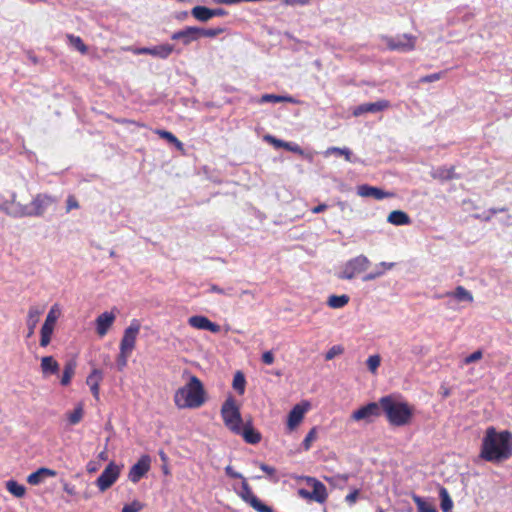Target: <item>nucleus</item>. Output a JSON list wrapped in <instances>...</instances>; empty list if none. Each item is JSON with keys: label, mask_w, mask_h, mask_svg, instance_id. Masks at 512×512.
Segmentation results:
<instances>
[{"label": "nucleus", "mask_w": 512, "mask_h": 512, "mask_svg": "<svg viewBox=\"0 0 512 512\" xmlns=\"http://www.w3.org/2000/svg\"><path fill=\"white\" fill-rule=\"evenodd\" d=\"M262 362L266 365H271L274 362V355L271 351H266L262 354Z\"/></svg>", "instance_id": "57"}, {"label": "nucleus", "mask_w": 512, "mask_h": 512, "mask_svg": "<svg viewBox=\"0 0 512 512\" xmlns=\"http://www.w3.org/2000/svg\"><path fill=\"white\" fill-rule=\"evenodd\" d=\"M371 266V261L367 256L361 254L345 262L337 277L341 280H351L358 275L364 273Z\"/></svg>", "instance_id": "6"}, {"label": "nucleus", "mask_w": 512, "mask_h": 512, "mask_svg": "<svg viewBox=\"0 0 512 512\" xmlns=\"http://www.w3.org/2000/svg\"><path fill=\"white\" fill-rule=\"evenodd\" d=\"M206 402V391L201 380L192 375L189 381L174 394L175 406L179 409L200 408Z\"/></svg>", "instance_id": "3"}, {"label": "nucleus", "mask_w": 512, "mask_h": 512, "mask_svg": "<svg viewBox=\"0 0 512 512\" xmlns=\"http://www.w3.org/2000/svg\"><path fill=\"white\" fill-rule=\"evenodd\" d=\"M233 388L239 393V395H243L245 392L246 380L244 374L240 371H237L233 378L232 383Z\"/></svg>", "instance_id": "34"}, {"label": "nucleus", "mask_w": 512, "mask_h": 512, "mask_svg": "<svg viewBox=\"0 0 512 512\" xmlns=\"http://www.w3.org/2000/svg\"><path fill=\"white\" fill-rule=\"evenodd\" d=\"M266 140H268L270 143H272L276 148H284L285 149V147L288 146V142L277 139L273 136H266Z\"/></svg>", "instance_id": "55"}, {"label": "nucleus", "mask_w": 512, "mask_h": 512, "mask_svg": "<svg viewBox=\"0 0 512 512\" xmlns=\"http://www.w3.org/2000/svg\"><path fill=\"white\" fill-rule=\"evenodd\" d=\"M67 38L69 40V43L77 49L80 53L86 54L88 51V47L85 45L83 40L79 36H75L73 34H68Z\"/></svg>", "instance_id": "37"}, {"label": "nucleus", "mask_w": 512, "mask_h": 512, "mask_svg": "<svg viewBox=\"0 0 512 512\" xmlns=\"http://www.w3.org/2000/svg\"><path fill=\"white\" fill-rule=\"evenodd\" d=\"M211 12H212V18L219 17V16H225L227 14V12L222 8L211 9Z\"/></svg>", "instance_id": "62"}, {"label": "nucleus", "mask_w": 512, "mask_h": 512, "mask_svg": "<svg viewBox=\"0 0 512 512\" xmlns=\"http://www.w3.org/2000/svg\"><path fill=\"white\" fill-rule=\"evenodd\" d=\"M413 501L417 506L418 512H438L433 505L425 502L420 496L414 495Z\"/></svg>", "instance_id": "39"}, {"label": "nucleus", "mask_w": 512, "mask_h": 512, "mask_svg": "<svg viewBox=\"0 0 512 512\" xmlns=\"http://www.w3.org/2000/svg\"><path fill=\"white\" fill-rule=\"evenodd\" d=\"M298 494L304 499H312L311 492L307 491L306 489H299Z\"/></svg>", "instance_id": "63"}, {"label": "nucleus", "mask_w": 512, "mask_h": 512, "mask_svg": "<svg viewBox=\"0 0 512 512\" xmlns=\"http://www.w3.org/2000/svg\"><path fill=\"white\" fill-rule=\"evenodd\" d=\"M83 408L81 405L77 406L72 412L67 413L68 422L71 425L78 424L83 418Z\"/></svg>", "instance_id": "41"}, {"label": "nucleus", "mask_w": 512, "mask_h": 512, "mask_svg": "<svg viewBox=\"0 0 512 512\" xmlns=\"http://www.w3.org/2000/svg\"><path fill=\"white\" fill-rule=\"evenodd\" d=\"M55 201L52 196L40 193L33 198L29 205L15 204L13 202L10 208L6 209V213L13 217L42 216Z\"/></svg>", "instance_id": "4"}, {"label": "nucleus", "mask_w": 512, "mask_h": 512, "mask_svg": "<svg viewBox=\"0 0 512 512\" xmlns=\"http://www.w3.org/2000/svg\"><path fill=\"white\" fill-rule=\"evenodd\" d=\"M156 134H158L162 139H165L169 143L175 145L178 149H182V142L173 133L166 130H156Z\"/></svg>", "instance_id": "38"}, {"label": "nucleus", "mask_w": 512, "mask_h": 512, "mask_svg": "<svg viewBox=\"0 0 512 512\" xmlns=\"http://www.w3.org/2000/svg\"><path fill=\"white\" fill-rule=\"evenodd\" d=\"M6 489L9 493H11L13 496L17 498L24 497L26 493V488L24 485L19 484L15 480H9L6 482Z\"/></svg>", "instance_id": "30"}, {"label": "nucleus", "mask_w": 512, "mask_h": 512, "mask_svg": "<svg viewBox=\"0 0 512 512\" xmlns=\"http://www.w3.org/2000/svg\"><path fill=\"white\" fill-rule=\"evenodd\" d=\"M41 372L44 377L50 375H56L60 371L59 363L54 359L53 356H44L41 358L40 363Z\"/></svg>", "instance_id": "22"}, {"label": "nucleus", "mask_w": 512, "mask_h": 512, "mask_svg": "<svg viewBox=\"0 0 512 512\" xmlns=\"http://www.w3.org/2000/svg\"><path fill=\"white\" fill-rule=\"evenodd\" d=\"M103 380L101 370L94 368L86 378V384L90 387L93 397L98 401L100 399V384Z\"/></svg>", "instance_id": "17"}, {"label": "nucleus", "mask_w": 512, "mask_h": 512, "mask_svg": "<svg viewBox=\"0 0 512 512\" xmlns=\"http://www.w3.org/2000/svg\"><path fill=\"white\" fill-rule=\"evenodd\" d=\"M130 355H131V352H128L125 350H120V352L117 356V359H116V365H117V369L119 371H123L125 369Z\"/></svg>", "instance_id": "43"}, {"label": "nucleus", "mask_w": 512, "mask_h": 512, "mask_svg": "<svg viewBox=\"0 0 512 512\" xmlns=\"http://www.w3.org/2000/svg\"><path fill=\"white\" fill-rule=\"evenodd\" d=\"M387 221L396 226L408 225L410 224V217L401 210H394L388 215Z\"/></svg>", "instance_id": "25"}, {"label": "nucleus", "mask_w": 512, "mask_h": 512, "mask_svg": "<svg viewBox=\"0 0 512 512\" xmlns=\"http://www.w3.org/2000/svg\"><path fill=\"white\" fill-rule=\"evenodd\" d=\"M115 314L113 312H104L100 314L96 320V332L100 337L105 336L115 321Z\"/></svg>", "instance_id": "15"}, {"label": "nucleus", "mask_w": 512, "mask_h": 512, "mask_svg": "<svg viewBox=\"0 0 512 512\" xmlns=\"http://www.w3.org/2000/svg\"><path fill=\"white\" fill-rule=\"evenodd\" d=\"M55 476L56 472L54 470L48 469V468H39L37 471L31 473L27 477V482L31 485H38L41 480L42 476Z\"/></svg>", "instance_id": "26"}, {"label": "nucleus", "mask_w": 512, "mask_h": 512, "mask_svg": "<svg viewBox=\"0 0 512 512\" xmlns=\"http://www.w3.org/2000/svg\"><path fill=\"white\" fill-rule=\"evenodd\" d=\"M350 297L346 294L331 295L328 297L327 305L332 309H340L349 303Z\"/></svg>", "instance_id": "27"}, {"label": "nucleus", "mask_w": 512, "mask_h": 512, "mask_svg": "<svg viewBox=\"0 0 512 512\" xmlns=\"http://www.w3.org/2000/svg\"><path fill=\"white\" fill-rule=\"evenodd\" d=\"M317 437V431H316V428L313 427L306 435V437L304 438L303 440V447L305 450H309L310 447H311V444L312 442L316 439Z\"/></svg>", "instance_id": "48"}, {"label": "nucleus", "mask_w": 512, "mask_h": 512, "mask_svg": "<svg viewBox=\"0 0 512 512\" xmlns=\"http://www.w3.org/2000/svg\"><path fill=\"white\" fill-rule=\"evenodd\" d=\"M121 472L120 466L115 462H110L96 480V486L101 492L109 489L119 478Z\"/></svg>", "instance_id": "8"}, {"label": "nucleus", "mask_w": 512, "mask_h": 512, "mask_svg": "<svg viewBox=\"0 0 512 512\" xmlns=\"http://www.w3.org/2000/svg\"><path fill=\"white\" fill-rule=\"evenodd\" d=\"M440 497H441V509L443 512H450L453 507V502L448 494V491L445 488L440 489Z\"/></svg>", "instance_id": "40"}, {"label": "nucleus", "mask_w": 512, "mask_h": 512, "mask_svg": "<svg viewBox=\"0 0 512 512\" xmlns=\"http://www.w3.org/2000/svg\"><path fill=\"white\" fill-rule=\"evenodd\" d=\"M381 412L384 413L388 423L394 427H403L411 424L414 417V407L400 399V396L390 394L379 399Z\"/></svg>", "instance_id": "2"}, {"label": "nucleus", "mask_w": 512, "mask_h": 512, "mask_svg": "<svg viewBox=\"0 0 512 512\" xmlns=\"http://www.w3.org/2000/svg\"><path fill=\"white\" fill-rule=\"evenodd\" d=\"M326 208H327L326 204H319L318 206H316L312 209V212L315 214H318V213L325 211Z\"/></svg>", "instance_id": "64"}, {"label": "nucleus", "mask_w": 512, "mask_h": 512, "mask_svg": "<svg viewBox=\"0 0 512 512\" xmlns=\"http://www.w3.org/2000/svg\"><path fill=\"white\" fill-rule=\"evenodd\" d=\"M309 408V404H296L288 414L287 428L293 431L303 420L305 413Z\"/></svg>", "instance_id": "14"}, {"label": "nucleus", "mask_w": 512, "mask_h": 512, "mask_svg": "<svg viewBox=\"0 0 512 512\" xmlns=\"http://www.w3.org/2000/svg\"><path fill=\"white\" fill-rule=\"evenodd\" d=\"M381 413L379 401L370 402L353 411L350 417L353 421H365L367 423H371L375 418L379 417Z\"/></svg>", "instance_id": "9"}, {"label": "nucleus", "mask_w": 512, "mask_h": 512, "mask_svg": "<svg viewBox=\"0 0 512 512\" xmlns=\"http://www.w3.org/2000/svg\"><path fill=\"white\" fill-rule=\"evenodd\" d=\"M241 498L248 503L257 512H273V509L264 503H262L258 497L253 493L250 485L245 479H243L241 485Z\"/></svg>", "instance_id": "10"}, {"label": "nucleus", "mask_w": 512, "mask_h": 512, "mask_svg": "<svg viewBox=\"0 0 512 512\" xmlns=\"http://www.w3.org/2000/svg\"><path fill=\"white\" fill-rule=\"evenodd\" d=\"M307 482L313 488L311 492L312 499L319 503L325 502L328 496L325 485L316 478L312 477L307 478Z\"/></svg>", "instance_id": "20"}, {"label": "nucleus", "mask_w": 512, "mask_h": 512, "mask_svg": "<svg viewBox=\"0 0 512 512\" xmlns=\"http://www.w3.org/2000/svg\"><path fill=\"white\" fill-rule=\"evenodd\" d=\"M480 457L485 461L500 463L512 457V433L508 430L497 431L490 426L482 439Z\"/></svg>", "instance_id": "1"}, {"label": "nucleus", "mask_w": 512, "mask_h": 512, "mask_svg": "<svg viewBox=\"0 0 512 512\" xmlns=\"http://www.w3.org/2000/svg\"><path fill=\"white\" fill-rule=\"evenodd\" d=\"M79 203L74 195H69L66 200V212H70L72 209H78Z\"/></svg>", "instance_id": "52"}, {"label": "nucleus", "mask_w": 512, "mask_h": 512, "mask_svg": "<svg viewBox=\"0 0 512 512\" xmlns=\"http://www.w3.org/2000/svg\"><path fill=\"white\" fill-rule=\"evenodd\" d=\"M98 468L99 466L95 461H89L86 466L88 473H95L98 470Z\"/></svg>", "instance_id": "61"}, {"label": "nucleus", "mask_w": 512, "mask_h": 512, "mask_svg": "<svg viewBox=\"0 0 512 512\" xmlns=\"http://www.w3.org/2000/svg\"><path fill=\"white\" fill-rule=\"evenodd\" d=\"M58 316H59L58 311H56V309L54 307H52L46 316L44 324L55 326Z\"/></svg>", "instance_id": "49"}, {"label": "nucleus", "mask_w": 512, "mask_h": 512, "mask_svg": "<svg viewBox=\"0 0 512 512\" xmlns=\"http://www.w3.org/2000/svg\"><path fill=\"white\" fill-rule=\"evenodd\" d=\"M285 149L287 151H291V152L299 154V155H303V153H304L302 148L298 144L291 143V142H288V146H286Z\"/></svg>", "instance_id": "56"}, {"label": "nucleus", "mask_w": 512, "mask_h": 512, "mask_svg": "<svg viewBox=\"0 0 512 512\" xmlns=\"http://www.w3.org/2000/svg\"><path fill=\"white\" fill-rule=\"evenodd\" d=\"M327 154L344 156L346 161L352 162V152L348 148L330 147L327 150Z\"/></svg>", "instance_id": "42"}, {"label": "nucleus", "mask_w": 512, "mask_h": 512, "mask_svg": "<svg viewBox=\"0 0 512 512\" xmlns=\"http://www.w3.org/2000/svg\"><path fill=\"white\" fill-rule=\"evenodd\" d=\"M445 75V71L437 72L430 75L423 76L419 81L421 83H429L440 80Z\"/></svg>", "instance_id": "51"}, {"label": "nucleus", "mask_w": 512, "mask_h": 512, "mask_svg": "<svg viewBox=\"0 0 512 512\" xmlns=\"http://www.w3.org/2000/svg\"><path fill=\"white\" fill-rule=\"evenodd\" d=\"M76 363L68 362L65 364L63 369V374L60 380L62 386H68L71 383V380L75 374Z\"/></svg>", "instance_id": "29"}, {"label": "nucleus", "mask_w": 512, "mask_h": 512, "mask_svg": "<svg viewBox=\"0 0 512 512\" xmlns=\"http://www.w3.org/2000/svg\"><path fill=\"white\" fill-rule=\"evenodd\" d=\"M452 296L458 301L473 302L474 300L473 295L463 286H457L455 291L452 293Z\"/></svg>", "instance_id": "35"}, {"label": "nucleus", "mask_w": 512, "mask_h": 512, "mask_svg": "<svg viewBox=\"0 0 512 512\" xmlns=\"http://www.w3.org/2000/svg\"><path fill=\"white\" fill-rule=\"evenodd\" d=\"M174 48L170 44H162L151 48V55L162 59L168 58Z\"/></svg>", "instance_id": "31"}, {"label": "nucleus", "mask_w": 512, "mask_h": 512, "mask_svg": "<svg viewBox=\"0 0 512 512\" xmlns=\"http://www.w3.org/2000/svg\"><path fill=\"white\" fill-rule=\"evenodd\" d=\"M225 472L228 476H230L231 478H234V479H241L243 478L242 475L238 472H235L231 466H227L225 468Z\"/></svg>", "instance_id": "58"}, {"label": "nucleus", "mask_w": 512, "mask_h": 512, "mask_svg": "<svg viewBox=\"0 0 512 512\" xmlns=\"http://www.w3.org/2000/svg\"><path fill=\"white\" fill-rule=\"evenodd\" d=\"M439 177L443 180H451L455 178V167L440 168L437 170Z\"/></svg>", "instance_id": "45"}, {"label": "nucleus", "mask_w": 512, "mask_h": 512, "mask_svg": "<svg viewBox=\"0 0 512 512\" xmlns=\"http://www.w3.org/2000/svg\"><path fill=\"white\" fill-rule=\"evenodd\" d=\"M143 508V504L139 501H133L132 503L126 504L122 508V512H139Z\"/></svg>", "instance_id": "50"}, {"label": "nucleus", "mask_w": 512, "mask_h": 512, "mask_svg": "<svg viewBox=\"0 0 512 512\" xmlns=\"http://www.w3.org/2000/svg\"><path fill=\"white\" fill-rule=\"evenodd\" d=\"M358 195L362 197H373L377 200H381L387 197H391L392 193L385 192L380 188L364 184L358 186Z\"/></svg>", "instance_id": "21"}, {"label": "nucleus", "mask_w": 512, "mask_h": 512, "mask_svg": "<svg viewBox=\"0 0 512 512\" xmlns=\"http://www.w3.org/2000/svg\"><path fill=\"white\" fill-rule=\"evenodd\" d=\"M389 107H390L389 101L382 99L377 102L364 103V104L359 105L358 107L355 108L353 114H354V116H359L364 113H376V112L383 111Z\"/></svg>", "instance_id": "16"}, {"label": "nucleus", "mask_w": 512, "mask_h": 512, "mask_svg": "<svg viewBox=\"0 0 512 512\" xmlns=\"http://www.w3.org/2000/svg\"><path fill=\"white\" fill-rule=\"evenodd\" d=\"M44 312V308L39 306H31L28 310L26 325L28 328L27 337L30 338L34 332L35 328L39 322V318L41 314Z\"/></svg>", "instance_id": "18"}, {"label": "nucleus", "mask_w": 512, "mask_h": 512, "mask_svg": "<svg viewBox=\"0 0 512 512\" xmlns=\"http://www.w3.org/2000/svg\"><path fill=\"white\" fill-rule=\"evenodd\" d=\"M349 474H337L333 477H326V481L331 485H339L340 483L345 484L349 480Z\"/></svg>", "instance_id": "46"}, {"label": "nucleus", "mask_w": 512, "mask_h": 512, "mask_svg": "<svg viewBox=\"0 0 512 512\" xmlns=\"http://www.w3.org/2000/svg\"><path fill=\"white\" fill-rule=\"evenodd\" d=\"M358 496H359V490L358 489H353L349 494L346 495L345 501L349 505H353V504L356 503V501L358 499Z\"/></svg>", "instance_id": "54"}, {"label": "nucleus", "mask_w": 512, "mask_h": 512, "mask_svg": "<svg viewBox=\"0 0 512 512\" xmlns=\"http://www.w3.org/2000/svg\"><path fill=\"white\" fill-rule=\"evenodd\" d=\"M482 356H483L482 351L481 350H477V351L471 353L469 356H467L464 359V363L465 364H471L473 362H476V361L480 360L482 358Z\"/></svg>", "instance_id": "53"}, {"label": "nucleus", "mask_w": 512, "mask_h": 512, "mask_svg": "<svg viewBox=\"0 0 512 512\" xmlns=\"http://www.w3.org/2000/svg\"><path fill=\"white\" fill-rule=\"evenodd\" d=\"M381 363V357L378 354L371 355L368 357L366 364L369 369V371L373 374H375L380 366Z\"/></svg>", "instance_id": "44"}, {"label": "nucleus", "mask_w": 512, "mask_h": 512, "mask_svg": "<svg viewBox=\"0 0 512 512\" xmlns=\"http://www.w3.org/2000/svg\"><path fill=\"white\" fill-rule=\"evenodd\" d=\"M188 324L199 330H207L212 333H219L221 328L218 324L209 320L206 316L195 315L188 318Z\"/></svg>", "instance_id": "13"}, {"label": "nucleus", "mask_w": 512, "mask_h": 512, "mask_svg": "<svg viewBox=\"0 0 512 512\" xmlns=\"http://www.w3.org/2000/svg\"><path fill=\"white\" fill-rule=\"evenodd\" d=\"M260 102L261 103H267V102H273V103H278V102L295 103L296 101L291 96H280V95H275V94H264V95H262Z\"/></svg>", "instance_id": "33"}, {"label": "nucleus", "mask_w": 512, "mask_h": 512, "mask_svg": "<svg viewBox=\"0 0 512 512\" xmlns=\"http://www.w3.org/2000/svg\"><path fill=\"white\" fill-rule=\"evenodd\" d=\"M221 417L225 426L233 433L241 432L243 424L240 407L233 396L226 398L221 407Z\"/></svg>", "instance_id": "5"}, {"label": "nucleus", "mask_w": 512, "mask_h": 512, "mask_svg": "<svg viewBox=\"0 0 512 512\" xmlns=\"http://www.w3.org/2000/svg\"><path fill=\"white\" fill-rule=\"evenodd\" d=\"M172 40H181L184 45L198 40L197 27L188 26L184 29L174 32L171 36Z\"/></svg>", "instance_id": "19"}, {"label": "nucleus", "mask_w": 512, "mask_h": 512, "mask_svg": "<svg viewBox=\"0 0 512 512\" xmlns=\"http://www.w3.org/2000/svg\"><path fill=\"white\" fill-rule=\"evenodd\" d=\"M383 41L391 51L409 52L415 49L417 38L411 34L384 36Z\"/></svg>", "instance_id": "7"}, {"label": "nucleus", "mask_w": 512, "mask_h": 512, "mask_svg": "<svg viewBox=\"0 0 512 512\" xmlns=\"http://www.w3.org/2000/svg\"><path fill=\"white\" fill-rule=\"evenodd\" d=\"M54 328H55V326L43 323L41 330H40V335H41L40 346L41 347H47L50 344Z\"/></svg>", "instance_id": "32"}, {"label": "nucleus", "mask_w": 512, "mask_h": 512, "mask_svg": "<svg viewBox=\"0 0 512 512\" xmlns=\"http://www.w3.org/2000/svg\"><path fill=\"white\" fill-rule=\"evenodd\" d=\"M259 467L262 471H264L265 473H267L270 476H273L276 472L275 468H273L267 464H264V463H261Z\"/></svg>", "instance_id": "60"}, {"label": "nucleus", "mask_w": 512, "mask_h": 512, "mask_svg": "<svg viewBox=\"0 0 512 512\" xmlns=\"http://www.w3.org/2000/svg\"><path fill=\"white\" fill-rule=\"evenodd\" d=\"M150 457L148 455L142 456L131 468L128 473V478L131 482L137 483L150 469Z\"/></svg>", "instance_id": "12"}, {"label": "nucleus", "mask_w": 512, "mask_h": 512, "mask_svg": "<svg viewBox=\"0 0 512 512\" xmlns=\"http://www.w3.org/2000/svg\"><path fill=\"white\" fill-rule=\"evenodd\" d=\"M139 331V322L137 320H133L131 324L124 330V334L120 342V350H125L132 353L136 345V339Z\"/></svg>", "instance_id": "11"}, {"label": "nucleus", "mask_w": 512, "mask_h": 512, "mask_svg": "<svg viewBox=\"0 0 512 512\" xmlns=\"http://www.w3.org/2000/svg\"><path fill=\"white\" fill-rule=\"evenodd\" d=\"M192 16L201 22H207L212 18V12L210 8L205 6H195L191 10Z\"/></svg>", "instance_id": "28"}, {"label": "nucleus", "mask_w": 512, "mask_h": 512, "mask_svg": "<svg viewBox=\"0 0 512 512\" xmlns=\"http://www.w3.org/2000/svg\"><path fill=\"white\" fill-rule=\"evenodd\" d=\"M224 32V28L217 27V28H199L197 27V34L198 38L201 37H207V38H213L216 37Z\"/></svg>", "instance_id": "36"}, {"label": "nucleus", "mask_w": 512, "mask_h": 512, "mask_svg": "<svg viewBox=\"0 0 512 512\" xmlns=\"http://www.w3.org/2000/svg\"><path fill=\"white\" fill-rule=\"evenodd\" d=\"M235 434L241 435L245 442L249 444H258L261 441V434L255 430L250 423L245 425L242 424L241 432Z\"/></svg>", "instance_id": "23"}, {"label": "nucleus", "mask_w": 512, "mask_h": 512, "mask_svg": "<svg viewBox=\"0 0 512 512\" xmlns=\"http://www.w3.org/2000/svg\"><path fill=\"white\" fill-rule=\"evenodd\" d=\"M344 352V348L341 345L332 346L325 354V360L330 361L338 355Z\"/></svg>", "instance_id": "47"}, {"label": "nucleus", "mask_w": 512, "mask_h": 512, "mask_svg": "<svg viewBox=\"0 0 512 512\" xmlns=\"http://www.w3.org/2000/svg\"><path fill=\"white\" fill-rule=\"evenodd\" d=\"M395 266L393 262H381L376 266V270L366 274L363 281H371L382 276L386 271L391 270Z\"/></svg>", "instance_id": "24"}, {"label": "nucleus", "mask_w": 512, "mask_h": 512, "mask_svg": "<svg viewBox=\"0 0 512 512\" xmlns=\"http://www.w3.org/2000/svg\"><path fill=\"white\" fill-rule=\"evenodd\" d=\"M310 2V0H283L285 5L294 6V5H306Z\"/></svg>", "instance_id": "59"}]
</instances>
